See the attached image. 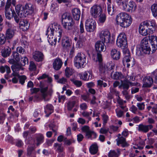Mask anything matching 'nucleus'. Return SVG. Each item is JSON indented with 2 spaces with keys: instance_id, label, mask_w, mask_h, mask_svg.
<instances>
[{
  "instance_id": "1",
  "label": "nucleus",
  "mask_w": 157,
  "mask_h": 157,
  "mask_svg": "<svg viewBox=\"0 0 157 157\" xmlns=\"http://www.w3.org/2000/svg\"><path fill=\"white\" fill-rule=\"evenodd\" d=\"M63 29L57 23L49 25L46 31V35H48V41L52 45H56V41L59 42L63 32Z\"/></svg>"
},
{
  "instance_id": "2",
  "label": "nucleus",
  "mask_w": 157,
  "mask_h": 157,
  "mask_svg": "<svg viewBox=\"0 0 157 157\" xmlns=\"http://www.w3.org/2000/svg\"><path fill=\"white\" fill-rule=\"evenodd\" d=\"M35 9V6L30 3H26L22 7L21 4H18L16 6L15 8L16 11L20 17H25L32 14Z\"/></svg>"
},
{
  "instance_id": "3",
  "label": "nucleus",
  "mask_w": 157,
  "mask_h": 157,
  "mask_svg": "<svg viewBox=\"0 0 157 157\" xmlns=\"http://www.w3.org/2000/svg\"><path fill=\"white\" fill-rule=\"evenodd\" d=\"M117 24L123 28L129 26L132 22L131 17L126 13H121L118 14L116 18Z\"/></svg>"
},
{
  "instance_id": "4",
  "label": "nucleus",
  "mask_w": 157,
  "mask_h": 157,
  "mask_svg": "<svg viewBox=\"0 0 157 157\" xmlns=\"http://www.w3.org/2000/svg\"><path fill=\"white\" fill-rule=\"evenodd\" d=\"M151 50L148 43V39L145 37L142 40L140 47L136 49V54L139 55L144 53L149 54Z\"/></svg>"
},
{
  "instance_id": "5",
  "label": "nucleus",
  "mask_w": 157,
  "mask_h": 157,
  "mask_svg": "<svg viewBox=\"0 0 157 157\" xmlns=\"http://www.w3.org/2000/svg\"><path fill=\"white\" fill-rule=\"evenodd\" d=\"M86 56L84 53H78L74 59L75 66L78 69L83 68L86 63Z\"/></svg>"
},
{
  "instance_id": "6",
  "label": "nucleus",
  "mask_w": 157,
  "mask_h": 157,
  "mask_svg": "<svg viewBox=\"0 0 157 157\" xmlns=\"http://www.w3.org/2000/svg\"><path fill=\"white\" fill-rule=\"evenodd\" d=\"M124 54V56L122 62L123 65L127 67H129L130 66L132 67L135 64L134 59L133 58H131L128 50L127 49L123 50Z\"/></svg>"
},
{
  "instance_id": "7",
  "label": "nucleus",
  "mask_w": 157,
  "mask_h": 157,
  "mask_svg": "<svg viewBox=\"0 0 157 157\" xmlns=\"http://www.w3.org/2000/svg\"><path fill=\"white\" fill-rule=\"evenodd\" d=\"M117 46L123 50L127 49L128 46L126 36L124 33H120L116 40Z\"/></svg>"
},
{
  "instance_id": "8",
  "label": "nucleus",
  "mask_w": 157,
  "mask_h": 157,
  "mask_svg": "<svg viewBox=\"0 0 157 157\" xmlns=\"http://www.w3.org/2000/svg\"><path fill=\"white\" fill-rule=\"evenodd\" d=\"M122 9L126 12H133L136 10V6L134 2L131 1L128 4L127 1L123 2Z\"/></svg>"
},
{
  "instance_id": "9",
  "label": "nucleus",
  "mask_w": 157,
  "mask_h": 157,
  "mask_svg": "<svg viewBox=\"0 0 157 157\" xmlns=\"http://www.w3.org/2000/svg\"><path fill=\"white\" fill-rule=\"evenodd\" d=\"M142 24L146 26L147 28L148 27L149 32L150 34H152L157 27L155 21L153 20L145 21L142 22Z\"/></svg>"
},
{
  "instance_id": "10",
  "label": "nucleus",
  "mask_w": 157,
  "mask_h": 157,
  "mask_svg": "<svg viewBox=\"0 0 157 157\" xmlns=\"http://www.w3.org/2000/svg\"><path fill=\"white\" fill-rule=\"evenodd\" d=\"M40 92L41 96L44 101H48L49 100V98H46L47 96L49 95H51L53 90L51 88H48V86L46 87H42L41 88Z\"/></svg>"
},
{
  "instance_id": "11",
  "label": "nucleus",
  "mask_w": 157,
  "mask_h": 157,
  "mask_svg": "<svg viewBox=\"0 0 157 157\" xmlns=\"http://www.w3.org/2000/svg\"><path fill=\"white\" fill-rule=\"evenodd\" d=\"M96 24L94 20L89 19L86 21L85 27L87 32H90L94 31L96 29Z\"/></svg>"
},
{
  "instance_id": "12",
  "label": "nucleus",
  "mask_w": 157,
  "mask_h": 157,
  "mask_svg": "<svg viewBox=\"0 0 157 157\" xmlns=\"http://www.w3.org/2000/svg\"><path fill=\"white\" fill-rule=\"evenodd\" d=\"M90 13L94 18H96L100 13H102V10L101 6L95 5L90 8Z\"/></svg>"
},
{
  "instance_id": "13",
  "label": "nucleus",
  "mask_w": 157,
  "mask_h": 157,
  "mask_svg": "<svg viewBox=\"0 0 157 157\" xmlns=\"http://www.w3.org/2000/svg\"><path fill=\"white\" fill-rule=\"evenodd\" d=\"M35 140L34 142L32 144V145H36L37 146L43 143L44 141V136L41 133H36L34 135Z\"/></svg>"
},
{
  "instance_id": "14",
  "label": "nucleus",
  "mask_w": 157,
  "mask_h": 157,
  "mask_svg": "<svg viewBox=\"0 0 157 157\" xmlns=\"http://www.w3.org/2000/svg\"><path fill=\"white\" fill-rule=\"evenodd\" d=\"M100 37L101 41L106 43H109L110 40V34L108 30L102 31L100 35Z\"/></svg>"
},
{
  "instance_id": "15",
  "label": "nucleus",
  "mask_w": 157,
  "mask_h": 157,
  "mask_svg": "<svg viewBox=\"0 0 157 157\" xmlns=\"http://www.w3.org/2000/svg\"><path fill=\"white\" fill-rule=\"evenodd\" d=\"M137 130L138 131L144 133L147 132L149 130L153 128V126L151 124L146 125L141 124L138 125Z\"/></svg>"
},
{
  "instance_id": "16",
  "label": "nucleus",
  "mask_w": 157,
  "mask_h": 157,
  "mask_svg": "<svg viewBox=\"0 0 157 157\" xmlns=\"http://www.w3.org/2000/svg\"><path fill=\"white\" fill-rule=\"evenodd\" d=\"M148 40L150 43L152 52H154L157 49V36L154 35L149 36Z\"/></svg>"
},
{
  "instance_id": "17",
  "label": "nucleus",
  "mask_w": 157,
  "mask_h": 157,
  "mask_svg": "<svg viewBox=\"0 0 157 157\" xmlns=\"http://www.w3.org/2000/svg\"><path fill=\"white\" fill-rule=\"evenodd\" d=\"M143 87H150L153 83V79L149 76L144 77L143 80Z\"/></svg>"
},
{
  "instance_id": "18",
  "label": "nucleus",
  "mask_w": 157,
  "mask_h": 157,
  "mask_svg": "<svg viewBox=\"0 0 157 157\" xmlns=\"http://www.w3.org/2000/svg\"><path fill=\"white\" fill-rule=\"evenodd\" d=\"M105 42L102 41H98L95 44V47L97 51L100 52L105 50L106 47L105 45Z\"/></svg>"
},
{
  "instance_id": "19",
  "label": "nucleus",
  "mask_w": 157,
  "mask_h": 157,
  "mask_svg": "<svg viewBox=\"0 0 157 157\" xmlns=\"http://www.w3.org/2000/svg\"><path fill=\"white\" fill-rule=\"evenodd\" d=\"M33 59L36 61L39 62L43 60L44 58L43 54L41 52L36 51L33 53Z\"/></svg>"
},
{
  "instance_id": "20",
  "label": "nucleus",
  "mask_w": 157,
  "mask_h": 157,
  "mask_svg": "<svg viewBox=\"0 0 157 157\" xmlns=\"http://www.w3.org/2000/svg\"><path fill=\"white\" fill-rule=\"evenodd\" d=\"M80 78L83 80L87 81L91 79L92 77V72L91 71H85L79 75Z\"/></svg>"
},
{
  "instance_id": "21",
  "label": "nucleus",
  "mask_w": 157,
  "mask_h": 157,
  "mask_svg": "<svg viewBox=\"0 0 157 157\" xmlns=\"http://www.w3.org/2000/svg\"><path fill=\"white\" fill-rule=\"evenodd\" d=\"M63 63V62L61 59L56 58L53 63V68L56 70H59L61 68Z\"/></svg>"
},
{
  "instance_id": "22",
  "label": "nucleus",
  "mask_w": 157,
  "mask_h": 157,
  "mask_svg": "<svg viewBox=\"0 0 157 157\" xmlns=\"http://www.w3.org/2000/svg\"><path fill=\"white\" fill-rule=\"evenodd\" d=\"M71 39L66 36H64L62 40V44L64 48L68 49L71 44Z\"/></svg>"
},
{
  "instance_id": "23",
  "label": "nucleus",
  "mask_w": 157,
  "mask_h": 157,
  "mask_svg": "<svg viewBox=\"0 0 157 157\" xmlns=\"http://www.w3.org/2000/svg\"><path fill=\"white\" fill-rule=\"evenodd\" d=\"M75 22L72 19L70 21H67V23H63L62 24L63 27L68 31L71 30L73 28Z\"/></svg>"
},
{
  "instance_id": "24",
  "label": "nucleus",
  "mask_w": 157,
  "mask_h": 157,
  "mask_svg": "<svg viewBox=\"0 0 157 157\" xmlns=\"http://www.w3.org/2000/svg\"><path fill=\"white\" fill-rule=\"evenodd\" d=\"M111 56L112 58L114 60H118L120 58V52L117 50L113 49L111 51Z\"/></svg>"
},
{
  "instance_id": "25",
  "label": "nucleus",
  "mask_w": 157,
  "mask_h": 157,
  "mask_svg": "<svg viewBox=\"0 0 157 157\" xmlns=\"http://www.w3.org/2000/svg\"><path fill=\"white\" fill-rule=\"evenodd\" d=\"M146 26L142 24V22L141 23L139 27V32L140 34L143 36H146L150 34L149 30L147 31V29L146 28Z\"/></svg>"
},
{
  "instance_id": "26",
  "label": "nucleus",
  "mask_w": 157,
  "mask_h": 157,
  "mask_svg": "<svg viewBox=\"0 0 157 157\" xmlns=\"http://www.w3.org/2000/svg\"><path fill=\"white\" fill-rule=\"evenodd\" d=\"M130 84L131 86H140L139 83L138 82L133 83L129 82L128 81H124L122 82L121 86L122 87L123 89L128 90L129 87V85Z\"/></svg>"
},
{
  "instance_id": "27",
  "label": "nucleus",
  "mask_w": 157,
  "mask_h": 157,
  "mask_svg": "<svg viewBox=\"0 0 157 157\" xmlns=\"http://www.w3.org/2000/svg\"><path fill=\"white\" fill-rule=\"evenodd\" d=\"M72 13L74 18L76 20H79L81 14V12L79 9L75 8L71 11Z\"/></svg>"
},
{
  "instance_id": "28",
  "label": "nucleus",
  "mask_w": 157,
  "mask_h": 157,
  "mask_svg": "<svg viewBox=\"0 0 157 157\" xmlns=\"http://www.w3.org/2000/svg\"><path fill=\"white\" fill-rule=\"evenodd\" d=\"M111 77L114 79H121L123 78L124 76L122 73L119 72H112L111 74Z\"/></svg>"
},
{
  "instance_id": "29",
  "label": "nucleus",
  "mask_w": 157,
  "mask_h": 157,
  "mask_svg": "<svg viewBox=\"0 0 157 157\" xmlns=\"http://www.w3.org/2000/svg\"><path fill=\"white\" fill-rule=\"evenodd\" d=\"M99 70L101 74H104L107 72L108 66L105 63H100L99 64Z\"/></svg>"
},
{
  "instance_id": "30",
  "label": "nucleus",
  "mask_w": 157,
  "mask_h": 157,
  "mask_svg": "<svg viewBox=\"0 0 157 157\" xmlns=\"http://www.w3.org/2000/svg\"><path fill=\"white\" fill-rule=\"evenodd\" d=\"M73 19L71 17L68 13H65L63 14L61 17L62 24L63 23H67V21H70Z\"/></svg>"
},
{
  "instance_id": "31",
  "label": "nucleus",
  "mask_w": 157,
  "mask_h": 157,
  "mask_svg": "<svg viewBox=\"0 0 157 157\" xmlns=\"http://www.w3.org/2000/svg\"><path fill=\"white\" fill-rule=\"evenodd\" d=\"M98 151V147L96 143L92 144L89 148V151L91 154L94 155L97 153Z\"/></svg>"
},
{
  "instance_id": "32",
  "label": "nucleus",
  "mask_w": 157,
  "mask_h": 157,
  "mask_svg": "<svg viewBox=\"0 0 157 157\" xmlns=\"http://www.w3.org/2000/svg\"><path fill=\"white\" fill-rule=\"evenodd\" d=\"M11 49L8 47L5 48L1 51L2 55L4 57H6L9 56L11 53Z\"/></svg>"
},
{
  "instance_id": "33",
  "label": "nucleus",
  "mask_w": 157,
  "mask_h": 157,
  "mask_svg": "<svg viewBox=\"0 0 157 157\" xmlns=\"http://www.w3.org/2000/svg\"><path fill=\"white\" fill-rule=\"evenodd\" d=\"M116 140L117 144L118 145H119L120 144H121L123 147L128 146V145L126 142L125 138L123 137H120Z\"/></svg>"
},
{
  "instance_id": "34",
  "label": "nucleus",
  "mask_w": 157,
  "mask_h": 157,
  "mask_svg": "<svg viewBox=\"0 0 157 157\" xmlns=\"http://www.w3.org/2000/svg\"><path fill=\"white\" fill-rule=\"evenodd\" d=\"M54 147L56 151L58 153L63 152V151L64 148L61 144L56 143L54 144Z\"/></svg>"
},
{
  "instance_id": "35",
  "label": "nucleus",
  "mask_w": 157,
  "mask_h": 157,
  "mask_svg": "<svg viewBox=\"0 0 157 157\" xmlns=\"http://www.w3.org/2000/svg\"><path fill=\"white\" fill-rule=\"evenodd\" d=\"M14 33V31L13 29H8L6 31V38L7 39L12 38L13 37Z\"/></svg>"
},
{
  "instance_id": "36",
  "label": "nucleus",
  "mask_w": 157,
  "mask_h": 157,
  "mask_svg": "<svg viewBox=\"0 0 157 157\" xmlns=\"http://www.w3.org/2000/svg\"><path fill=\"white\" fill-rule=\"evenodd\" d=\"M98 23L100 24L104 23L106 19V16L104 13H101L98 17Z\"/></svg>"
},
{
  "instance_id": "37",
  "label": "nucleus",
  "mask_w": 157,
  "mask_h": 157,
  "mask_svg": "<svg viewBox=\"0 0 157 157\" xmlns=\"http://www.w3.org/2000/svg\"><path fill=\"white\" fill-rule=\"evenodd\" d=\"M120 151L117 150L116 151L114 150L110 151L108 154L109 157H118L120 154Z\"/></svg>"
},
{
  "instance_id": "38",
  "label": "nucleus",
  "mask_w": 157,
  "mask_h": 157,
  "mask_svg": "<svg viewBox=\"0 0 157 157\" xmlns=\"http://www.w3.org/2000/svg\"><path fill=\"white\" fill-rule=\"evenodd\" d=\"M22 66H23L21 64H20L19 63H17L16 64L12 65L11 68L13 71L15 72L20 70H22Z\"/></svg>"
},
{
  "instance_id": "39",
  "label": "nucleus",
  "mask_w": 157,
  "mask_h": 157,
  "mask_svg": "<svg viewBox=\"0 0 157 157\" xmlns=\"http://www.w3.org/2000/svg\"><path fill=\"white\" fill-rule=\"evenodd\" d=\"M45 112H49L50 114L53 112L54 108L52 105L48 104L44 108Z\"/></svg>"
},
{
  "instance_id": "40",
  "label": "nucleus",
  "mask_w": 157,
  "mask_h": 157,
  "mask_svg": "<svg viewBox=\"0 0 157 157\" xmlns=\"http://www.w3.org/2000/svg\"><path fill=\"white\" fill-rule=\"evenodd\" d=\"M102 80H98L97 81V86L100 87L103 86L104 87H105L107 86V84L104 82L103 80H105V78L103 77L101 78Z\"/></svg>"
},
{
  "instance_id": "41",
  "label": "nucleus",
  "mask_w": 157,
  "mask_h": 157,
  "mask_svg": "<svg viewBox=\"0 0 157 157\" xmlns=\"http://www.w3.org/2000/svg\"><path fill=\"white\" fill-rule=\"evenodd\" d=\"M151 10L154 17L157 16V4H153L151 7Z\"/></svg>"
},
{
  "instance_id": "42",
  "label": "nucleus",
  "mask_w": 157,
  "mask_h": 157,
  "mask_svg": "<svg viewBox=\"0 0 157 157\" xmlns=\"http://www.w3.org/2000/svg\"><path fill=\"white\" fill-rule=\"evenodd\" d=\"M91 111L90 112H88L87 111H83L82 113L81 114L84 117H86L87 118L88 121H87V122H88L89 121L91 120V118L90 117V116H91L92 113V109H90Z\"/></svg>"
},
{
  "instance_id": "43",
  "label": "nucleus",
  "mask_w": 157,
  "mask_h": 157,
  "mask_svg": "<svg viewBox=\"0 0 157 157\" xmlns=\"http://www.w3.org/2000/svg\"><path fill=\"white\" fill-rule=\"evenodd\" d=\"M19 25L20 27H23L26 29H27L29 27V25L27 21L23 20L20 21Z\"/></svg>"
},
{
  "instance_id": "44",
  "label": "nucleus",
  "mask_w": 157,
  "mask_h": 157,
  "mask_svg": "<svg viewBox=\"0 0 157 157\" xmlns=\"http://www.w3.org/2000/svg\"><path fill=\"white\" fill-rule=\"evenodd\" d=\"M6 71L7 74L10 73L11 72L10 67L7 65L1 67H0V71L2 73H4Z\"/></svg>"
},
{
  "instance_id": "45",
  "label": "nucleus",
  "mask_w": 157,
  "mask_h": 157,
  "mask_svg": "<svg viewBox=\"0 0 157 157\" xmlns=\"http://www.w3.org/2000/svg\"><path fill=\"white\" fill-rule=\"evenodd\" d=\"M96 134L93 131L88 132L87 134L86 137L88 139H92L96 137Z\"/></svg>"
},
{
  "instance_id": "46",
  "label": "nucleus",
  "mask_w": 157,
  "mask_h": 157,
  "mask_svg": "<svg viewBox=\"0 0 157 157\" xmlns=\"http://www.w3.org/2000/svg\"><path fill=\"white\" fill-rule=\"evenodd\" d=\"M115 112L117 117L120 118L124 117V112L123 111L117 108L115 109Z\"/></svg>"
},
{
  "instance_id": "47",
  "label": "nucleus",
  "mask_w": 157,
  "mask_h": 157,
  "mask_svg": "<svg viewBox=\"0 0 157 157\" xmlns=\"http://www.w3.org/2000/svg\"><path fill=\"white\" fill-rule=\"evenodd\" d=\"M76 103V101H70L67 103V109L69 110H72L74 106V105Z\"/></svg>"
},
{
  "instance_id": "48",
  "label": "nucleus",
  "mask_w": 157,
  "mask_h": 157,
  "mask_svg": "<svg viewBox=\"0 0 157 157\" xmlns=\"http://www.w3.org/2000/svg\"><path fill=\"white\" fill-rule=\"evenodd\" d=\"M71 81L78 87H80L82 85V82L81 81L77 80L74 78L71 79Z\"/></svg>"
},
{
  "instance_id": "49",
  "label": "nucleus",
  "mask_w": 157,
  "mask_h": 157,
  "mask_svg": "<svg viewBox=\"0 0 157 157\" xmlns=\"http://www.w3.org/2000/svg\"><path fill=\"white\" fill-rule=\"evenodd\" d=\"M65 75L67 77H69L73 74V71L72 69L67 67L65 70Z\"/></svg>"
},
{
  "instance_id": "50",
  "label": "nucleus",
  "mask_w": 157,
  "mask_h": 157,
  "mask_svg": "<svg viewBox=\"0 0 157 157\" xmlns=\"http://www.w3.org/2000/svg\"><path fill=\"white\" fill-rule=\"evenodd\" d=\"M114 7L113 6L111 7V5L107 6V10L109 14L112 15L113 14L114 11Z\"/></svg>"
},
{
  "instance_id": "51",
  "label": "nucleus",
  "mask_w": 157,
  "mask_h": 157,
  "mask_svg": "<svg viewBox=\"0 0 157 157\" xmlns=\"http://www.w3.org/2000/svg\"><path fill=\"white\" fill-rule=\"evenodd\" d=\"M84 41V39L79 38L76 44L77 47L78 48H81L83 45V43Z\"/></svg>"
},
{
  "instance_id": "52",
  "label": "nucleus",
  "mask_w": 157,
  "mask_h": 157,
  "mask_svg": "<svg viewBox=\"0 0 157 157\" xmlns=\"http://www.w3.org/2000/svg\"><path fill=\"white\" fill-rule=\"evenodd\" d=\"M34 150L33 147L31 146H29L27 148V155L30 157L31 156L32 153Z\"/></svg>"
},
{
  "instance_id": "53",
  "label": "nucleus",
  "mask_w": 157,
  "mask_h": 157,
  "mask_svg": "<svg viewBox=\"0 0 157 157\" xmlns=\"http://www.w3.org/2000/svg\"><path fill=\"white\" fill-rule=\"evenodd\" d=\"M29 69L30 70L32 71H34L36 70V66L33 62H30Z\"/></svg>"
},
{
  "instance_id": "54",
  "label": "nucleus",
  "mask_w": 157,
  "mask_h": 157,
  "mask_svg": "<svg viewBox=\"0 0 157 157\" xmlns=\"http://www.w3.org/2000/svg\"><path fill=\"white\" fill-rule=\"evenodd\" d=\"M102 119L103 121V124H106L108 120H109V117L108 116L105 114H103L102 115Z\"/></svg>"
},
{
  "instance_id": "55",
  "label": "nucleus",
  "mask_w": 157,
  "mask_h": 157,
  "mask_svg": "<svg viewBox=\"0 0 157 157\" xmlns=\"http://www.w3.org/2000/svg\"><path fill=\"white\" fill-rule=\"evenodd\" d=\"M5 116L6 115L3 112H0V124L3 123L5 119Z\"/></svg>"
},
{
  "instance_id": "56",
  "label": "nucleus",
  "mask_w": 157,
  "mask_h": 157,
  "mask_svg": "<svg viewBox=\"0 0 157 157\" xmlns=\"http://www.w3.org/2000/svg\"><path fill=\"white\" fill-rule=\"evenodd\" d=\"M58 5L56 3H52L51 4V6L50 10L52 12L56 11V9Z\"/></svg>"
},
{
  "instance_id": "57",
  "label": "nucleus",
  "mask_w": 157,
  "mask_h": 157,
  "mask_svg": "<svg viewBox=\"0 0 157 157\" xmlns=\"http://www.w3.org/2000/svg\"><path fill=\"white\" fill-rule=\"evenodd\" d=\"M109 90L110 92L112 94H115L117 96L118 95L119 93L115 89L111 87L110 88Z\"/></svg>"
},
{
  "instance_id": "58",
  "label": "nucleus",
  "mask_w": 157,
  "mask_h": 157,
  "mask_svg": "<svg viewBox=\"0 0 157 157\" xmlns=\"http://www.w3.org/2000/svg\"><path fill=\"white\" fill-rule=\"evenodd\" d=\"M13 58L16 61H18L20 60V56L18 52H14L13 54Z\"/></svg>"
},
{
  "instance_id": "59",
  "label": "nucleus",
  "mask_w": 157,
  "mask_h": 157,
  "mask_svg": "<svg viewBox=\"0 0 157 157\" xmlns=\"http://www.w3.org/2000/svg\"><path fill=\"white\" fill-rule=\"evenodd\" d=\"M28 59L27 57H24V58L21 59V64L23 66H24L26 63H28Z\"/></svg>"
},
{
  "instance_id": "60",
  "label": "nucleus",
  "mask_w": 157,
  "mask_h": 157,
  "mask_svg": "<svg viewBox=\"0 0 157 157\" xmlns=\"http://www.w3.org/2000/svg\"><path fill=\"white\" fill-rule=\"evenodd\" d=\"M136 105L140 110H143L144 109L145 105L144 102L138 103Z\"/></svg>"
},
{
  "instance_id": "61",
  "label": "nucleus",
  "mask_w": 157,
  "mask_h": 157,
  "mask_svg": "<svg viewBox=\"0 0 157 157\" xmlns=\"http://www.w3.org/2000/svg\"><path fill=\"white\" fill-rule=\"evenodd\" d=\"M12 16L13 17L16 23H18L19 22V17L17 16L15 12H12Z\"/></svg>"
},
{
  "instance_id": "62",
  "label": "nucleus",
  "mask_w": 157,
  "mask_h": 157,
  "mask_svg": "<svg viewBox=\"0 0 157 157\" xmlns=\"http://www.w3.org/2000/svg\"><path fill=\"white\" fill-rule=\"evenodd\" d=\"M9 10H5V13L6 18L10 20L11 19L12 15H11L10 12Z\"/></svg>"
},
{
  "instance_id": "63",
  "label": "nucleus",
  "mask_w": 157,
  "mask_h": 157,
  "mask_svg": "<svg viewBox=\"0 0 157 157\" xmlns=\"http://www.w3.org/2000/svg\"><path fill=\"white\" fill-rule=\"evenodd\" d=\"M82 130L83 132H86V136L88 132H90L91 131L89 129V127L87 126H85L83 127L82 128Z\"/></svg>"
},
{
  "instance_id": "64",
  "label": "nucleus",
  "mask_w": 157,
  "mask_h": 157,
  "mask_svg": "<svg viewBox=\"0 0 157 157\" xmlns=\"http://www.w3.org/2000/svg\"><path fill=\"white\" fill-rule=\"evenodd\" d=\"M26 77L25 75H22L19 77V82L22 85H23L26 79Z\"/></svg>"
}]
</instances>
